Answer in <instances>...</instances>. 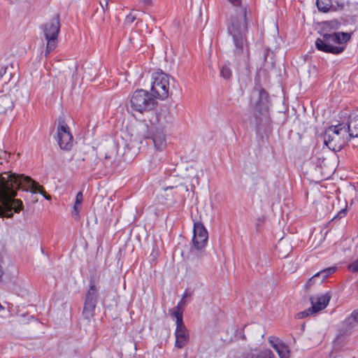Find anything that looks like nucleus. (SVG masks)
<instances>
[{
  "instance_id": "nucleus-25",
  "label": "nucleus",
  "mask_w": 358,
  "mask_h": 358,
  "mask_svg": "<svg viewBox=\"0 0 358 358\" xmlns=\"http://www.w3.org/2000/svg\"><path fill=\"white\" fill-rule=\"evenodd\" d=\"M348 269L353 273H358V257L348 264Z\"/></svg>"
},
{
  "instance_id": "nucleus-12",
  "label": "nucleus",
  "mask_w": 358,
  "mask_h": 358,
  "mask_svg": "<svg viewBox=\"0 0 358 358\" xmlns=\"http://www.w3.org/2000/svg\"><path fill=\"white\" fill-rule=\"evenodd\" d=\"M162 115V113H160L157 115V119L159 120V126L153 127L154 130L152 131L151 136L155 149L159 151H162V150H164L166 145L164 126V123L162 122L161 120Z\"/></svg>"
},
{
  "instance_id": "nucleus-2",
  "label": "nucleus",
  "mask_w": 358,
  "mask_h": 358,
  "mask_svg": "<svg viewBox=\"0 0 358 358\" xmlns=\"http://www.w3.org/2000/svg\"><path fill=\"white\" fill-rule=\"evenodd\" d=\"M234 6H236L235 15L231 17V22L228 27V32L233 38L234 44V52L235 55L245 54L249 55L248 43L246 37L248 32V15H250L246 7L241 6V0H229Z\"/></svg>"
},
{
  "instance_id": "nucleus-19",
  "label": "nucleus",
  "mask_w": 358,
  "mask_h": 358,
  "mask_svg": "<svg viewBox=\"0 0 358 358\" xmlns=\"http://www.w3.org/2000/svg\"><path fill=\"white\" fill-rule=\"evenodd\" d=\"M316 5L318 10L322 13H328L331 10H336L332 4L331 0H317Z\"/></svg>"
},
{
  "instance_id": "nucleus-23",
  "label": "nucleus",
  "mask_w": 358,
  "mask_h": 358,
  "mask_svg": "<svg viewBox=\"0 0 358 358\" xmlns=\"http://www.w3.org/2000/svg\"><path fill=\"white\" fill-rule=\"evenodd\" d=\"M324 24L325 29L336 30L340 28L341 22H339L338 20H332L325 22Z\"/></svg>"
},
{
  "instance_id": "nucleus-30",
  "label": "nucleus",
  "mask_w": 358,
  "mask_h": 358,
  "mask_svg": "<svg viewBox=\"0 0 358 358\" xmlns=\"http://www.w3.org/2000/svg\"><path fill=\"white\" fill-rule=\"evenodd\" d=\"M319 280H320V278L317 277V275L316 274H315L312 278H310L308 280V281L306 284V286L308 287H310L311 285H313L315 283H317V282L320 283Z\"/></svg>"
},
{
  "instance_id": "nucleus-36",
  "label": "nucleus",
  "mask_w": 358,
  "mask_h": 358,
  "mask_svg": "<svg viewBox=\"0 0 358 358\" xmlns=\"http://www.w3.org/2000/svg\"><path fill=\"white\" fill-rule=\"evenodd\" d=\"M343 6H344V4H343V3H341V8H343Z\"/></svg>"
},
{
  "instance_id": "nucleus-18",
  "label": "nucleus",
  "mask_w": 358,
  "mask_h": 358,
  "mask_svg": "<svg viewBox=\"0 0 358 358\" xmlns=\"http://www.w3.org/2000/svg\"><path fill=\"white\" fill-rule=\"evenodd\" d=\"M13 107V103L10 95L0 96V114L6 113L8 110H12Z\"/></svg>"
},
{
  "instance_id": "nucleus-10",
  "label": "nucleus",
  "mask_w": 358,
  "mask_h": 358,
  "mask_svg": "<svg viewBox=\"0 0 358 358\" xmlns=\"http://www.w3.org/2000/svg\"><path fill=\"white\" fill-rule=\"evenodd\" d=\"M97 300L98 289L94 284H91L85 295L83 310V315L88 321H90L94 316Z\"/></svg>"
},
{
  "instance_id": "nucleus-13",
  "label": "nucleus",
  "mask_w": 358,
  "mask_h": 358,
  "mask_svg": "<svg viewBox=\"0 0 358 358\" xmlns=\"http://www.w3.org/2000/svg\"><path fill=\"white\" fill-rule=\"evenodd\" d=\"M175 347L181 349L184 348L189 342V331L185 327L183 319L179 315L176 319V328L175 331Z\"/></svg>"
},
{
  "instance_id": "nucleus-31",
  "label": "nucleus",
  "mask_w": 358,
  "mask_h": 358,
  "mask_svg": "<svg viewBox=\"0 0 358 358\" xmlns=\"http://www.w3.org/2000/svg\"><path fill=\"white\" fill-rule=\"evenodd\" d=\"M83 192L81 191H80L76 194L75 203H76V204L81 205L82 201H83Z\"/></svg>"
},
{
  "instance_id": "nucleus-32",
  "label": "nucleus",
  "mask_w": 358,
  "mask_h": 358,
  "mask_svg": "<svg viewBox=\"0 0 358 358\" xmlns=\"http://www.w3.org/2000/svg\"><path fill=\"white\" fill-rule=\"evenodd\" d=\"M346 213H347V210H346V209H342V210H341L337 213V215L334 217V219H337V218H338V219H341V218H342V217H345V215H346Z\"/></svg>"
},
{
  "instance_id": "nucleus-15",
  "label": "nucleus",
  "mask_w": 358,
  "mask_h": 358,
  "mask_svg": "<svg viewBox=\"0 0 358 358\" xmlns=\"http://www.w3.org/2000/svg\"><path fill=\"white\" fill-rule=\"evenodd\" d=\"M331 299V294L329 292H327L317 296L316 299L311 297L310 302L312 304L311 310L315 313H317L324 309Z\"/></svg>"
},
{
  "instance_id": "nucleus-33",
  "label": "nucleus",
  "mask_w": 358,
  "mask_h": 358,
  "mask_svg": "<svg viewBox=\"0 0 358 358\" xmlns=\"http://www.w3.org/2000/svg\"><path fill=\"white\" fill-rule=\"evenodd\" d=\"M141 2H142L143 3H144L145 5H150L151 4V0H140Z\"/></svg>"
},
{
  "instance_id": "nucleus-8",
  "label": "nucleus",
  "mask_w": 358,
  "mask_h": 358,
  "mask_svg": "<svg viewBox=\"0 0 358 358\" xmlns=\"http://www.w3.org/2000/svg\"><path fill=\"white\" fill-rule=\"evenodd\" d=\"M268 93L264 89H260L257 92V98L252 105L254 107V114L256 124L259 126L264 120L268 117Z\"/></svg>"
},
{
  "instance_id": "nucleus-16",
  "label": "nucleus",
  "mask_w": 358,
  "mask_h": 358,
  "mask_svg": "<svg viewBox=\"0 0 358 358\" xmlns=\"http://www.w3.org/2000/svg\"><path fill=\"white\" fill-rule=\"evenodd\" d=\"M357 326H358V308L355 309L343 322V327L345 331L352 330Z\"/></svg>"
},
{
  "instance_id": "nucleus-35",
  "label": "nucleus",
  "mask_w": 358,
  "mask_h": 358,
  "mask_svg": "<svg viewBox=\"0 0 358 358\" xmlns=\"http://www.w3.org/2000/svg\"><path fill=\"white\" fill-rule=\"evenodd\" d=\"M191 294L188 293L187 291L186 290L182 296V299H185L186 297L190 296Z\"/></svg>"
},
{
  "instance_id": "nucleus-14",
  "label": "nucleus",
  "mask_w": 358,
  "mask_h": 358,
  "mask_svg": "<svg viewBox=\"0 0 358 358\" xmlns=\"http://www.w3.org/2000/svg\"><path fill=\"white\" fill-rule=\"evenodd\" d=\"M268 342L277 352L280 358H291L289 348L280 339L276 337H269Z\"/></svg>"
},
{
  "instance_id": "nucleus-6",
  "label": "nucleus",
  "mask_w": 358,
  "mask_h": 358,
  "mask_svg": "<svg viewBox=\"0 0 358 358\" xmlns=\"http://www.w3.org/2000/svg\"><path fill=\"white\" fill-rule=\"evenodd\" d=\"M169 76L162 71L152 75L151 94L155 99L164 100L169 96Z\"/></svg>"
},
{
  "instance_id": "nucleus-22",
  "label": "nucleus",
  "mask_w": 358,
  "mask_h": 358,
  "mask_svg": "<svg viewBox=\"0 0 358 358\" xmlns=\"http://www.w3.org/2000/svg\"><path fill=\"white\" fill-rule=\"evenodd\" d=\"M336 271L335 267H329L325 269H323L320 271V272L317 273L316 275L320 278L319 282H322L327 278H328L330 275L334 273Z\"/></svg>"
},
{
  "instance_id": "nucleus-29",
  "label": "nucleus",
  "mask_w": 358,
  "mask_h": 358,
  "mask_svg": "<svg viewBox=\"0 0 358 358\" xmlns=\"http://www.w3.org/2000/svg\"><path fill=\"white\" fill-rule=\"evenodd\" d=\"M136 15H134L132 13H129L126 16L124 23L127 25H130L136 20Z\"/></svg>"
},
{
  "instance_id": "nucleus-21",
  "label": "nucleus",
  "mask_w": 358,
  "mask_h": 358,
  "mask_svg": "<svg viewBox=\"0 0 358 358\" xmlns=\"http://www.w3.org/2000/svg\"><path fill=\"white\" fill-rule=\"evenodd\" d=\"M220 75L224 80H229L232 77V71L229 67V63L224 64L220 68Z\"/></svg>"
},
{
  "instance_id": "nucleus-5",
  "label": "nucleus",
  "mask_w": 358,
  "mask_h": 358,
  "mask_svg": "<svg viewBox=\"0 0 358 358\" xmlns=\"http://www.w3.org/2000/svg\"><path fill=\"white\" fill-rule=\"evenodd\" d=\"M130 103L134 110L143 113L152 110L157 106V101L152 94L141 89L133 93Z\"/></svg>"
},
{
  "instance_id": "nucleus-4",
  "label": "nucleus",
  "mask_w": 358,
  "mask_h": 358,
  "mask_svg": "<svg viewBox=\"0 0 358 358\" xmlns=\"http://www.w3.org/2000/svg\"><path fill=\"white\" fill-rule=\"evenodd\" d=\"M350 138L346 126L339 124L329 127L324 134V142L331 150L340 151Z\"/></svg>"
},
{
  "instance_id": "nucleus-3",
  "label": "nucleus",
  "mask_w": 358,
  "mask_h": 358,
  "mask_svg": "<svg viewBox=\"0 0 358 358\" xmlns=\"http://www.w3.org/2000/svg\"><path fill=\"white\" fill-rule=\"evenodd\" d=\"M350 37V34L347 32L323 33L316 39L315 44L320 51L338 55L345 49L342 45L348 41Z\"/></svg>"
},
{
  "instance_id": "nucleus-20",
  "label": "nucleus",
  "mask_w": 358,
  "mask_h": 358,
  "mask_svg": "<svg viewBox=\"0 0 358 358\" xmlns=\"http://www.w3.org/2000/svg\"><path fill=\"white\" fill-rule=\"evenodd\" d=\"M186 305V300L184 299H182L178 305L173 308V312L171 313L172 316L175 317L176 319H178V317L179 315L181 316V318L182 319V313L183 309Z\"/></svg>"
},
{
  "instance_id": "nucleus-11",
  "label": "nucleus",
  "mask_w": 358,
  "mask_h": 358,
  "mask_svg": "<svg viewBox=\"0 0 358 358\" xmlns=\"http://www.w3.org/2000/svg\"><path fill=\"white\" fill-rule=\"evenodd\" d=\"M193 233L192 243L194 248L202 250L208 242V234L206 229L201 222L196 221L194 222Z\"/></svg>"
},
{
  "instance_id": "nucleus-7",
  "label": "nucleus",
  "mask_w": 358,
  "mask_h": 358,
  "mask_svg": "<svg viewBox=\"0 0 358 358\" xmlns=\"http://www.w3.org/2000/svg\"><path fill=\"white\" fill-rule=\"evenodd\" d=\"M59 29L60 22L59 15H56L43 25V34L47 41V46L45 52V56L55 48Z\"/></svg>"
},
{
  "instance_id": "nucleus-9",
  "label": "nucleus",
  "mask_w": 358,
  "mask_h": 358,
  "mask_svg": "<svg viewBox=\"0 0 358 358\" xmlns=\"http://www.w3.org/2000/svg\"><path fill=\"white\" fill-rule=\"evenodd\" d=\"M73 139L69 127L64 118L60 117L58 120L56 138L59 148L65 150H71L73 146Z\"/></svg>"
},
{
  "instance_id": "nucleus-34",
  "label": "nucleus",
  "mask_w": 358,
  "mask_h": 358,
  "mask_svg": "<svg viewBox=\"0 0 358 358\" xmlns=\"http://www.w3.org/2000/svg\"><path fill=\"white\" fill-rule=\"evenodd\" d=\"M6 73L5 69H1L0 70V79L2 78L3 76Z\"/></svg>"
},
{
  "instance_id": "nucleus-26",
  "label": "nucleus",
  "mask_w": 358,
  "mask_h": 358,
  "mask_svg": "<svg viewBox=\"0 0 358 358\" xmlns=\"http://www.w3.org/2000/svg\"><path fill=\"white\" fill-rule=\"evenodd\" d=\"M313 313H315L311 310V307H310L309 308L305 310L304 311L297 313V317L299 319H303Z\"/></svg>"
},
{
  "instance_id": "nucleus-28",
  "label": "nucleus",
  "mask_w": 358,
  "mask_h": 358,
  "mask_svg": "<svg viewBox=\"0 0 358 358\" xmlns=\"http://www.w3.org/2000/svg\"><path fill=\"white\" fill-rule=\"evenodd\" d=\"M173 189V187L172 186H169V187H166V188H164V194H162L163 196L165 197V199L166 201H175V199H173V195L171 194V198H169V194L168 193V192L169 190H172Z\"/></svg>"
},
{
  "instance_id": "nucleus-24",
  "label": "nucleus",
  "mask_w": 358,
  "mask_h": 358,
  "mask_svg": "<svg viewBox=\"0 0 358 358\" xmlns=\"http://www.w3.org/2000/svg\"><path fill=\"white\" fill-rule=\"evenodd\" d=\"M256 358H275V355L271 350L264 349L259 351Z\"/></svg>"
},
{
  "instance_id": "nucleus-1",
  "label": "nucleus",
  "mask_w": 358,
  "mask_h": 358,
  "mask_svg": "<svg viewBox=\"0 0 358 358\" xmlns=\"http://www.w3.org/2000/svg\"><path fill=\"white\" fill-rule=\"evenodd\" d=\"M30 192L33 194L40 193L45 199L50 200L43 187L40 185L31 177L24 174L13 172L0 173V217L11 218L13 211L20 213L23 209V203L15 197L18 189Z\"/></svg>"
},
{
  "instance_id": "nucleus-37",
  "label": "nucleus",
  "mask_w": 358,
  "mask_h": 358,
  "mask_svg": "<svg viewBox=\"0 0 358 358\" xmlns=\"http://www.w3.org/2000/svg\"><path fill=\"white\" fill-rule=\"evenodd\" d=\"M3 308V307L1 306V305L0 304V310Z\"/></svg>"
},
{
  "instance_id": "nucleus-27",
  "label": "nucleus",
  "mask_w": 358,
  "mask_h": 358,
  "mask_svg": "<svg viewBox=\"0 0 358 358\" xmlns=\"http://www.w3.org/2000/svg\"><path fill=\"white\" fill-rule=\"evenodd\" d=\"M80 204H76V203H75L74 206H73V211H72V216L76 219V220H78L79 217H80Z\"/></svg>"
},
{
  "instance_id": "nucleus-17",
  "label": "nucleus",
  "mask_w": 358,
  "mask_h": 358,
  "mask_svg": "<svg viewBox=\"0 0 358 358\" xmlns=\"http://www.w3.org/2000/svg\"><path fill=\"white\" fill-rule=\"evenodd\" d=\"M350 138H358V115H350L346 127Z\"/></svg>"
}]
</instances>
